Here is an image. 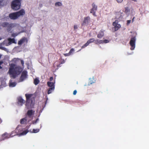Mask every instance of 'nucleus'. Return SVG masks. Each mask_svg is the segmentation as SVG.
I'll use <instances>...</instances> for the list:
<instances>
[{
	"instance_id": "1",
	"label": "nucleus",
	"mask_w": 149,
	"mask_h": 149,
	"mask_svg": "<svg viewBox=\"0 0 149 149\" xmlns=\"http://www.w3.org/2000/svg\"><path fill=\"white\" fill-rule=\"evenodd\" d=\"M22 71V69L19 66L14 63H11L9 68L8 73L11 77L15 78L16 76L19 74Z\"/></svg>"
},
{
	"instance_id": "2",
	"label": "nucleus",
	"mask_w": 149,
	"mask_h": 149,
	"mask_svg": "<svg viewBox=\"0 0 149 149\" xmlns=\"http://www.w3.org/2000/svg\"><path fill=\"white\" fill-rule=\"evenodd\" d=\"M33 95L32 94H26L25 95L26 100L25 104V106L28 109L32 108L33 107L35 104V100H33L31 98Z\"/></svg>"
},
{
	"instance_id": "3",
	"label": "nucleus",
	"mask_w": 149,
	"mask_h": 149,
	"mask_svg": "<svg viewBox=\"0 0 149 149\" xmlns=\"http://www.w3.org/2000/svg\"><path fill=\"white\" fill-rule=\"evenodd\" d=\"M22 0H14L11 4L12 8L14 10H17L20 9Z\"/></svg>"
},
{
	"instance_id": "4",
	"label": "nucleus",
	"mask_w": 149,
	"mask_h": 149,
	"mask_svg": "<svg viewBox=\"0 0 149 149\" xmlns=\"http://www.w3.org/2000/svg\"><path fill=\"white\" fill-rule=\"evenodd\" d=\"M15 23H9L7 22H4L2 23L1 26L3 27H6L8 32H10L12 29L16 26Z\"/></svg>"
},
{
	"instance_id": "5",
	"label": "nucleus",
	"mask_w": 149,
	"mask_h": 149,
	"mask_svg": "<svg viewBox=\"0 0 149 149\" xmlns=\"http://www.w3.org/2000/svg\"><path fill=\"white\" fill-rule=\"evenodd\" d=\"M18 130V127H17L15 130V131H14L12 132L11 134H8L6 132H5L3 134L1 135L2 140H4L5 139H8L10 137H12L13 136L17 134L15 132H17Z\"/></svg>"
},
{
	"instance_id": "6",
	"label": "nucleus",
	"mask_w": 149,
	"mask_h": 149,
	"mask_svg": "<svg viewBox=\"0 0 149 149\" xmlns=\"http://www.w3.org/2000/svg\"><path fill=\"white\" fill-rule=\"evenodd\" d=\"M136 41V39L135 37L131 38L130 42V44L131 46L130 49L133 50L135 47V42Z\"/></svg>"
},
{
	"instance_id": "7",
	"label": "nucleus",
	"mask_w": 149,
	"mask_h": 149,
	"mask_svg": "<svg viewBox=\"0 0 149 149\" xmlns=\"http://www.w3.org/2000/svg\"><path fill=\"white\" fill-rule=\"evenodd\" d=\"M92 8L91 10L90 13H92L93 16H96L95 13L97 10V6L95 5L94 3L92 4Z\"/></svg>"
},
{
	"instance_id": "8",
	"label": "nucleus",
	"mask_w": 149,
	"mask_h": 149,
	"mask_svg": "<svg viewBox=\"0 0 149 149\" xmlns=\"http://www.w3.org/2000/svg\"><path fill=\"white\" fill-rule=\"evenodd\" d=\"M118 20H116L113 23V25L114 26V31L118 30L121 27V25L120 24H118Z\"/></svg>"
},
{
	"instance_id": "9",
	"label": "nucleus",
	"mask_w": 149,
	"mask_h": 149,
	"mask_svg": "<svg viewBox=\"0 0 149 149\" xmlns=\"http://www.w3.org/2000/svg\"><path fill=\"white\" fill-rule=\"evenodd\" d=\"M90 21L91 18L89 16L85 17L84 18V19L82 25V26L85 25H88V23L90 22Z\"/></svg>"
},
{
	"instance_id": "10",
	"label": "nucleus",
	"mask_w": 149,
	"mask_h": 149,
	"mask_svg": "<svg viewBox=\"0 0 149 149\" xmlns=\"http://www.w3.org/2000/svg\"><path fill=\"white\" fill-rule=\"evenodd\" d=\"M27 72L26 71H24L22 73L21 75L20 78V80L22 81L25 79L27 77Z\"/></svg>"
},
{
	"instance_id": "11",
	"label": "nucleus",
	"mask_w": 149,
	"mask_h": 149,
	"mask_svg": "<svg viewBox=\"0 0 149 149\" xmlns=\"http://www.w3.org/2000/svg\"><path fill=\"white\" fill-rule=\"evenodd\" d=\"M9 17L11 19L15 20L18 18L16 12L11 13L9 15Z\"/></svg>"
},
{
	"instance_id": "12",
	"label": "nucleus",
	"mask_w": 149,
	"mask_h": 149,
	"mask_svg": "<svg viewBox=\"0 0 149 149\" xmlns=\"http://www.w3.org/2000/svg\"><path fill=\"white\" fill-rule=\"evenodd\" d=\"M28 41V39L24 37L18 41V45H21L24 42L27 43Z\"/></svg>"
},
{
	"instance_id": "13",
	"label": "nucleus",
	"mask_w": 149,
	"mask_h": 149,
	"mask_svg": "<svg viewBox=\"0 0 149 149\" xmlns=\"http://www.w3.org/2000/svg\"><path fill=\"white\" fill-rule=\"evenodd\" d=\"M18 18L22 16H23L25 14V11L24 9H22L19 11L16 12Z\"/></svg>"
},
{
	"instance_id": "14",
	"label": "nucleus",
	"mask_w": 149,
	"mask_h": 149,
	"mask_svg": "<svg viewBox=\"0 0 149 149\" xmlns=\"http://www.w3.org/2000/svg\"><path fill=\"white\" fill-rule=\"evenodd\" d=\"M35 111L32 110H30L28 111L26 113V116L28 117L29 118H31L34 115Z\"/></svg>"
},
{
	"instance_id": "15",
	"label": "nucleus",
	"mask_w": 149,
	"mask_h": 149,
	"mask_svg": "<svg viewBox=\"0 0 149 149\" xmlns=\"http://www.w3.org/2000/svg\"><path fill=\"white\" fill-rule=\"evenodd\" d=\"M22 130H20L19 131L18 133H19L17 134L19 136H21L26 135L28 132V131L27 130H24L23 132H22Z\"/></svg>"
},
{
	"instance_id": "16",
	"label": "nucleus",
	"mask_w": 149,
	"mask_h": 149,
	"mask_svg": "<svg viewBox=\"0 0 149 149\" xmlns=\"http://www.w3.org/2000/svg\"><path fill=\"white\" fill-rule=\"evenodd\" d=\"M18 103L20 104L21 106H22L25 103V101L21 97H19L17 98Z\"/></svg>"
},
{
	"instance_id": "17",
	"label": "nucleus",
	"mask_w": 149,
	"mask_h": 149,
	"mask_svg": "<svg viewBox=\"0 0 149 149\" xmlns=\"http://www.w3.org/2000/svg\"><path fill=\"white\" fill-rule=\"evenodd\" d=\"M104 30H101L97 35V37L99 38H102L104 36Z\"/></svg>"
},
{
	"instance_id": "18",
	"label": "nucleus",
	"mask_w": 149,
	"mask_h": 149,
	"mask_svg": "<svg viewBox=\"0 0 149 149\" xmlns=\"http://www.w3.org/2000/svg\"><path fill=\"white\" fill-rule=\"evenodd\" d=\"M27 116H26L25 118L21 119L20 120V123L22 124H26L27 122Z\"/></svg>"
},
{
	"instance_id": "19",
	"label": "nucleus",
	"mask_w": 149,
	"mask_h": 149,
	"mask_svg": "<svg viewBox=\"0 0 149 149\" xmlns=\"http://www.w3.org/2000/svg\"><path fill=\"white\" fill-rule=\"evenodd\" d=\"M8 42L7 45H10L12 43H15L16 42L14 38H9L8 39Z\"/></svg>"
},
{
	"instance_id": "20",
	"label": "nucleus",
	"mask_w": 149,
	"mask_h": 149,
	"mask_svg": "<svg viewBox=\"0 0 149 149\" xmlns=\"http://www.w3.org/2000/svg\"><path fill=\"white\" fill-rule=\"evenodd\" d=\"M95 82V80L94 78H90L89 79V81L88 84L89 85H90L94 83Z\"/></svg>"
},
{
	"instance_id": "21",
	"label": "nucleus",
	"mask_w": 149,
	"mask_h": 149,
	"mask_svg": "<svg viewBox=\"0 0 149 149\" xmlns=\"http://www.w3.org/2000/svg\"><path fill=\"white\" fill-rule=\"evenodd\" d=\"M47 84L48 86L50 87V88L53 87H55V86L54 85V83L49 81H48L47 82Z\"/></svg>"
},
{
	"instance_id": "22",
	"label": "nucleus",
	"mask_w": 149,
	"mask_h": 149,
	"mask_svg": "<svg viewBox=\"0 0 149 149\" xmlns=\"http://www.w3.org/2000/svg\"><path fill=\"white\" fill-rule=\"evenodd\" d=\"M103 40L97 39L95 40L94 43L96 44H103Z\"/></svg>"
},
{
	"instance_id": "23",
	"label": "nucleus",
	"mask_w": 149,
	"mask_h": 149,
	"mask_svg": "<svg viewBox=\"0 0 149 149\" xmlns=\"http://www.w3.org/2000/svg\"><path fill=\"white\" fill-rule=\"evenodd\" d=\"M55 87L49 88L48 90L47 94H49L51 93L54 90Z\"/></svg>"
},
{
	"instance_id": "24",
	"label": "nucleus",
	"mask_w": 149,
	"mask_h": 149,
	"mask_svg": "<svg viewBox=\"0 0 149 149\" xmlns=\"http://www.w3.org/2000/svg\"><path fill=\"white\" fill-rule=\"evenodd\" d=\"M40 81L37 78H36L34 80L33 83L35 85H37L38 84Z\"/></svg>"
},
{
	"instance_id": "25",
	"label": "nucleus",
	"mask_w": 149,
	"mask_h": 149,
	"mask_svg": "<svg viewBox=\"0 0 149 149\" xmlns=\"http://www.w3.org/2000/svg\"><path fill=\"white\" fill-rule=\"evenodd\" d=\"M40 131V130L39 129H33L32 132L33 133H37L38 132Z\"/></svg>"
},
{
	"instance_id": "26",
	"label": "nucleus",
	"mask_w": 149,
	"mask_h": 149,
	"mask_svg": "<svg viewBox=\"0 0 149 149\" xmlns=\"http://www.w3.org/2000/svg\"><path fill=\"white\" fill-rule=\"evenodd\" d=\"M90 43H89L88 41L84 45L82 46V47H81V48L83 49L85 48Z\"/></svg>"
},
{
	"instance_id": "27",
	"label": "nucleus",
	"mask_w": 149,
	"mask_h": 149,
	"mask_svg": "<svg viewBox=\"0 0 149 149\" xmlns=\"http://www.w3.org/2000/svg\"><path fill=\"white\" fill-rule=\"evenodd\" d=\"M62 3L60 2H57L55 3V6H61L62 5Z\"/></svg>"
},
{
	"instance_id": "28",
	"label": "nucleus",
	"mask_w": 149,
	"mask_h": 149,
	"mask_svg": "<svg viewBox=\"0 0 149 149\" xmlns=\"http://www.w3.org/2000/svg\"><path fill=\"white\" fill-rule=\"evenodd\" d=\"M16 84V83L15 82H13L10 83L9 85L10 86L14 87L15 86Z\"/></svg>"
},
{
	"instance_id": "29",
	"label": "nucleus",
	"mask_w": 149,
	"mask_h": 149,
	"mask_svg": "<svg viewBox=\"0 0 149 149\" xmlns=\"http://www.w3.org/2000/svg\"><path fill=\"white\" fill-rule=\"evenodd\" d=\"M130 10L128 7H125V12L127 13L130 12Z\"/></svg>"
},
{
	"instance_id": "30",
	"label": "nucleus",
	"mask_w": 149,
	"mask_h": 149,
	"mask_svg": "<svg viewBox=\"0 0 149 149\" xmlns=\"http://www.w3.org/2000/svg\"><path fill=\"white\" fill-rule=\"evenodd\" d=\"M88 41L89 43H90L93 42H94L95 39L93 38H91L89 39Z\"/></svg>"
},
{
	"instance_id": "31",
	"label": "nucleus",
	"mask_w": 149,
	"mask_h": 149,
	"mask_svg": "<svg viewBox=\"0 0 149 149\" xmlns=\"http://www.w3.org/2000/svg\"><path fill=\"white\" fill-rule=\"evenodd\" d=\"M74 51V49L73 48L71 49L69 53L71 55Z\"/></svg>"
},
{
	"instance_id": "32",
	"label": "nucleus",
	"mask_w": 149,
	"mask_h": 149,
	"mask_svg": "<svg viewBox=\"0 0 149 149\" xmlns=\"http://www.w3.org/2000/svg\"><path fill=\"white\" fill-rule=\"evenodd\" d=\"M18 34L16 33H13L11 34V36L13 37H15Z\"/></svg>"
},
{
	"instance_id": "33",
	"label": "nucleus",
	"mask_w": 149,
	"mask_h": 149,
	"mask_svg": "<svg viewBox=\"0 0 149 149\" xmlns=\"http://www.w3.org/2000/svg\"><path fill=\"white\" fill-rule=\"evenodd\" d=\"M38 118H37L35 120H33V121L32 123L33 124H36L37 121L38 120Z\"/></svg>"
},
{
	"instance_id": "34",
	"label": "nucleus",
	"mask_w": 149,
	"mask_h": 149,
	"mask_svg": "<svg viewBox=\"0 0 149 149\" xmlns=\"http://www.w3.org/2000/svg\"><path fill=\"white\" fill-rule=\"evenodd\" d=\"M103 43H108L109 42V41L107 40H103Z\"/></svg>"
},
{
	"instance_id": "35",
	"label": "nucleus",
	"mask_w": 149,
	"mask_h": 149,
	"mask_svg": "<svg viewBox=\"0 0 149 149\" xmlns=\"http://www.w3.org/2000/svg\"><path fill=\"white\" fill-rule=\"evenodd\" d=\"M3 0H0V7L3 5Z\"/></svg>"
},
{
	"instance_id": "36",
	"label": "nucleus",
	"mask_w": 149,
	"mask_h": 149,
	"mask_svg": "<svg viewBox=\"0 0 149 149\" xmlns=\"http://www.w3.org/2000/svg\"><path fill=\"white\" fill-rule=\"evenodd\" d=\"M117 2L118 3H121L122 2L123 0H116Z\"/></svg>"
},
{
	"instance_id": "37",
	"label": "nucleus",
	"mask_w": 149,
	"mask_h": 149,
	"mask_svg": "<svg viewBox=\"0 0 149 149\" xmlns=\"http://www.w3.org/2000/svg\"><path fill=\"white\" fill-rule=\"evenodd\" d=\"M77 93V91L76 90H75L73 92V94L74 95H75Z\"/></svg>"
},
{
	"instance_id": "38",
	"label": "nucleus",
	"mask_w": 149,
	"mask_h": 149,
	"mask_svg": "<svg viewBox=\"0 0 149 149\" xmlns=\"http://www.w3.org/2000/svg\"><path fill=\"white\" fill-rule=\"evenodd\" d=\"M70 55V54H69V52L68 53L65 54H64L65 56H68L69 55Z\"/></svg>"
},
{
	"instance_id": "39",
	"label": "nucleus",
	"mask_w": 149,
	"mask_h": 149,
	"mask_svg": "<svg viewBox=\"0 0 149 149\" xmlns=\"http://www.w3.org/2000/svg\"><path fill=\"white\" fill-rule=\"evenodd\" d=\"M3 62L2 61H0V69L2 68V67L1 66V65L3 63Z\"/></svg>"
},
{
	"instance_id": "40",
	"label": "nucleus",
	"mask_w": 149,
	"mask_h": 149,
	"mask_svg": "<svg viewBox=\"0 0 149 149\" xmlns=\"http://www.w3.org/2000/svg\"><path fill=\"white\" fill-rule=\"evenodd\" d=\"M74 30H75V29H77V25H74Z\"/></svg>"
},
{
	"instance_id": "41",
	"label": "nucleus",
	"mask_w": 149,
	"mask_h": 149,
	"mask_svg": "<svg viewBox=\"0 0 149 149\" xmlns=\"http://www.w3.org/2000/svg\"><path fill=\"white\" fill-rule=\"evenodd\" d=\"M131 22V20H127V24H129Z\"/></svg>"
},
{
	"instance_id": "42",
	"label": "nucleus",
	"mask_w": 149,
	"mask_h": 149,
	"mask_svg": "<svg viewBox=\"0 0 149 149\" xmlns=\"http://www.w3.org/2000/svg\"><path fill=\"white\" fill-rule=\"evenodd\" d=\"M21 64H22V65H23L24 64V62L23 61L21 60Z\"/></svg>"
},
{
	"instance_id": "43",
	"label": "nucleus",
	"mask_w": 149,
	"mask_h": 149,
	"mask_svg": "<svg viewBox=\"0 0 149 149\" xmlns=\"http://www.w3.org/2000/svg\"><path fill=\"white\" fill-rule=\"evenodd\" d=\"M53 77H51L50 78L49 80L50 81H52L53 80Z\"/></svg>"
},
{
	"instance_id": "44",
	"label": "nucleus",
	"mask_w": 149,
	"mask_h": 149,
	"mask_svg": "<svg viewBox=\"0 0 149 149\" xmlns=\"http://www.w3.org/2000/svg\"><path fill=\"white\" fill-rule=\"evenodd\" d=\"M1 48L3 50H5V49H6V48L4 47H1Z\"/></svg>"
},
{
	"instance_id": "45",
	"label": "nucleus",
	"mask_w": 149,
	"mask_h": 149,
	"mask_svg": "<svg viewBox=\"0 0 149 149\" xmlns=\"http://www.w3.org/2000/svg\"><path fill=\"white\" fill-rule=\"evenodd\" d=\"M65 62V61L64 60H63V61L62 62V63H64Z\"/></svg>"
},
{
	"instance_id": "46",
	"label": "nucleus",
	"mask_w": 149,
	"mask_h": 149,
	"mask_svg": "<svg viewBox=\"0 0 149 149\" xmlns=\"http://www.w3.org/2000/svg\"><path fill=\"white\" fill-rule=\"evenodd\" d=\"M1 118H0V123H1Z\"/></svg>"
},
{
	"instance_id": "47",
	"label": "nucleus",
	"mask_w": 149,
	"mask_h": 149,
	"mask_svg": "<svg viewBox=\"0 0 149 149\" xmlns=\"http://www.w3.org/2000/svg\"><path fill=\"white\" fill-rule=\"evenodd\" d=\"M1 55H0V58H1Z\"/></svg>"
},
{
	"instance_id": "48",
	"label": "nucleus",
	"mask_w": 149,
	"mask_h": 149,
	"mask_svg": "<svg viewBox=\"0 0 149 149\" xmlns=\"http://www.w3.org/2000/svg\"><path fill=\"white\" fill-rule=\"evenodd\" d=\"M29 121H30V120H29L28 121V122H29Z\"/></svg>"
},
{
	"instance_id": "49",
	"label": "nucleus",
	"mask_w": 149,
	"mask_h": 149,
	"mask_svg": "<svg viewBox=\"0 0 149 149\" xmlns=\"http://www.w3.org/2000/svg\"><path fill=\"white\" fill-rule=\"evenodd\" d=\"M1 38H0V40H1Z\"/></svg>"
}]
</instances>
